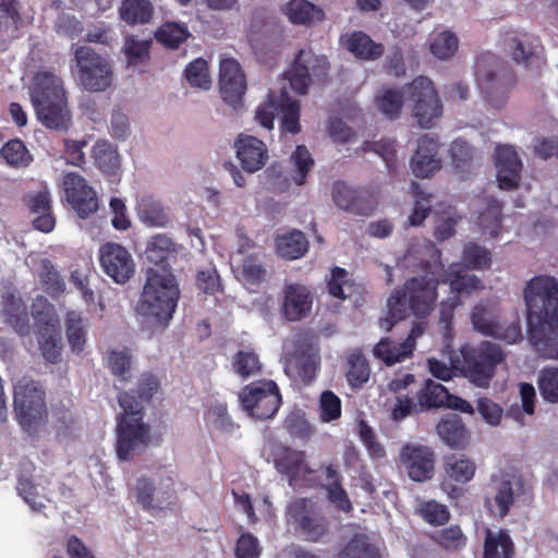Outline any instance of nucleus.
Listing matches in <instances>:
<instances>
[{
    "mask_svg": "<svg viewBox=\"0 0 558 558\" xmlns=\"http://www.w3.org/2000/svg\"><path fill=\"white\" fill-rule=\"evenodd\" d=\"M424 332L421 323L415 324L408 338L402 343H395L390 339H381L374 348V355L387 365L403 362L412 355L416 339Z\"/></svg>",
    "mask_w": 558,
    "mask_h": 558,
    "instance_id": "obj_24",
    "label": "nucleus"
},
{
    "mask_svg": "<svg viewBox=\"0 0 558 558\" xmlns=\"http://www.w3.org/2000/svg\"><path fill=\"white\" fill-rule=\"evenodd\" d=\"M471 319L474 329L485 336H493L499 324L497 322V311L492 303H481L476 305Z\"/></svg>",
    "mask_w": 558,
    "mask_h": 558,
    "instance_id": "obj_44",
    "label": "nucleus"
},
{
    "mask_svg": "<svg viewBox=\"0 0 558 558\" xmlns=\"http://www.w3.org/2000/svg\"><path fill=\"white\" fill-rule=\"evenodd\" d=\"M24 201L32 214L38 215L33 220L36 230L48 233L53 230L56 219L51 211V196L47 186L33 193H28Z\"/></svg>",
    "mask_w": 558,
    "mask_h": 558,
    "instance_id": "obj_26",
    "label": "nucleus"
},
{
    "mask_svg": "<svg viewBox=\"0 0 558 558\" xmlns=\"http://www.w3.org/2000/svg\"><path fill=\"white\" fill-rule=\"evenodd\" d=\"M439 144L436 140L424 136L418 140L417 148L411 159V169L417 178H428L441 168L438 158Z\"/></svg>",
    "mask_w": 558,
    "mask_h": 558,
    "instance_id": "obj_25",
    "label": "nucleus"
},
{
    "mask_svg": "<svg viewBox=\"0 0 558 558\" xmlns=\"http://www.w3.org/2000/svg\"><path fill=\"white\" fill-rule=\"evenodd\" d=\"M155 492V484L149 478L145 476L137 478L135 484L136 501L145 511L151 514L156 512Z\"/></svg>",
    "mask_w": 558,
    "mask_h": 558,
    "instance_id": "obj_58",
    "label": "nucleus"
},
{
    "mask_svg": "<svg viewBox=\"0 0 558 558\" xmlns=\"http://www.w3.org/2000/svg\"><path fill=\"white\" fill-rule=\"evenodd\" d=\"M62 186L66 202L80 218H87L98 209L96 192L86 180L75 172L64 174Z\"/></svg>",
    "mask_w": 558,
    "mask_h": 558,
    "instance_id": "obj_17",
    "label": "nucleus"
},
{
    "mask_svg": "<svg viewBox=\"0 0 558 558\" xmlns=\"http://www.w3.org/2000/svg\"><path fill=\"white\" fill-rule=\"evenodd\" d=\"M119 14L129 25L146 24L154 14V8L148 0H123Z\"/></svg>",
    "mask_w": 558,
    "mask_h": 558,
    "instance_id": "obj_41",
    "label": "nucleus"
},
{
    "mask_svg": "<svg viewBox=\"0 0 558 558\" xmlns=\"http://www.w3.org/2000/svg\"><path fill=\"white\" fill-rule=\"evenodd\" d=\"M412 117L423 129L433 128L442 114V105L433 82L418 76L404 87Z\"/></svg>",
    "mask_w": 558,
    "mask_h": 558,
    "instance_id": "obj_9",
    "label": "nucleus"
},
{
    "mask_svg": "<svg viewBox=\"0 0 558 558\" xmlns=\"http://www.w3.org/2000/svg\"><path fill=\"white\" fill-rule=\"evenodd\" d=\"M149 41H140L133 37H128L124 44V53L129 65L144 63L149 58Z\"/></svg>",
    "mask_w": 558,
    "mask_h": 558,
    "instance_id": "obj_64",
    "label": "nucleus"
},
{
    "mask_svg": "<svg viewBox=\"0 0 558 558\" xmlns=\"http://www.w3.org/2000/svg\"><path fill=\"white\" fill-rule=\"evenodd\" d=\"M328 290L333 298L345 300L353 295L356 287L345 269L335 267L328 280Z\"/></svg>",
    "mask_w": 558,
    "mask_h": 558,
    "instance_id": "obj_49",
    "label": "nucleus"
},
{
    "mask_svg": "<svg viewBox=\"0 0 558 558\" xmlns=\"http://www.w3.org/2000/svg\"><path fill=\"white\" fill-rule=\"evenodd\" d=\"M13 408L22 429L35 433L48 416L43 386L24 376L14 385Z\"/></svg>",
    "mask_w": 558,
    "mask_h": 558,
    "instance_id": "obj_8",
    "label": "nucleus"
},
{
    "mask_svg": "<svg viewBox=\"0 0 558 558\" xmlns=\"http://www.w3.org/2000/svg\"><path fill=\"white\" fill-rule=\"evenodd\" d=\"M331 196L337 207L359 214L361 213L357 192L343 182H336L332 186Z\"/></svg>",
    "mask_w": 558,
    "mask_h": 558,
    "instance_id": "obj_51",
    "label": "nucleus"
},
{
    "mask_svg": "<svg viewBox=\"0 0 558 558\" xmlns=\"http://www.w3.org/2000/svg\"><path fill=\"white\" fill-rule=\"evenodd\" d=\"M512 542L502 530H486L484 558H510Z\"/></svg>",
    "mask_w": 558,
    "mask_h": 558,
    "instance_id": "obj_42",
    "label": "nucleus"
},
{
    "mask_svg": "<svg viewBox=\"0 0 558 558\" xmlns=\"http://www.w3.org/2000/svg\"><path fill=\"white\" fill-rule=\"evenodd\" d=\"M313 295L307 287L287 283L282 290L281 315L288 322H299L310 315Z\"/></svg>",
    "mask_w": 558,
    "mask_h": 558,
    "instance_id": "obj_21",
    "label": "nucleus"
},
{
    "mask_svg": "<svg viewBox=\"0 0 558 558\" xmlns=\"http://www.w3.org/2000/svg\"><path fill=\"white\" fill-rule=\"evenodd\" d=\"M339 558H379V551L365 535H356L343 548Z\"/></svg>",
    "mask_w": 558,
    "mask_h": 558,
    "instance_id": "obj_52",
    "label": "nucleus"
},
{
    "mask_svg": "<svg viewBox=\"0 0 558 558\" xmlns=\"http://www.w3.org/2000/svg\"><path fill=\"white\" fill-rule=\"evenodd\" d=\"M328 69L325 56L316 54L311 49L301 50L291 69L281 78L279 94L272 92L269 100L258 106L255 120L270 130L276 112H280L281 129L292 134L300 132V104L290 97V89L300 95L306 94L310 84L314 80L324 78Z\"/></svg>",
    "mask_w": 558,
    "mask_h": 558,
    "instance_id": "obj_2",
    "label": "nucleus"
},
{
    "mask_svg": "<svg viewBox=\"0 0 558 558\" xmlns=\"http://www.w3.org/2000/svg\"><path fill=\"white\" fill-rule=\"evenodd\" d=\"M157 41L170 49H178L190 36L186 26L175 22L162 24L155 34Z\"/></svg>",
    "mask_w": 558,
    "mask_h": 558,
    "instance_id": "obj_48",
    "label": "nucleus"
},
{
    "mask_svg": "<svg viewBox=\"0 0 558 558\" xmlns=\"http://www.w3.org/2000/svg\"><path fill=\"white\" fill-rule=\"evenodd\" d=\"M277 470L289 477L291 486H302L310 482L307 478L312 471L304 462L303 453L300 451L282 449V452L275 458Z\"/></svg>",
    "mask_w": 558,
    "mask_h": 558,
    "instance_id": "obj_27",
    "label": "nucleus"
},
{
    "mask_svg": "<svg viewBox=\"0 0 558 558\" xmlns=\"http://www.w3.org/2000/svg\"><path fill=\"white\" fill-rule=\"evenodd\" d=\"M282 13L293 25L311 26L325 21L324 10L307 0H289Z\"/></svg>",
    "mask_w": 558,
    "mask_h": 558,
    "instance_id": "obj_29",
    "label": "nucleus"
},
{
    "mask_svg": "<svg viewBox=\"0 0 558 558\" xmlns=\"http://www.w3.org/2000/svg\"><path fill=\"white\" fill-rule=\"evenodd\" d=\"M527 341L541 357L558 360V278L538 275L522 292Z\"/></svg>",
    "mask_w": 558,
    "mask_h": 558,
    "instance_id": "obj_3",
    "label": "nucleus"
},
{
    "mask_svg": "<svg viewBox=\"0 0 558 558\" xmlns=\"http://www.w3.org/2000/svg\"><path fill=\"white\" fill-rule=\"evenodd\" d=\"M99 264L114 282L123 284L135 274L132 254L121 244L106 242L99 247Z\"/></svg>",
    "mask_w": 558,
    "mask_h": 558,
    "instance_id": "obj_15",
    "label": "nucleus"
},
{
    "mask_svg": "<svg viewBox=\"0 0 558 558\" xmlns=\"http://www.w3.org/2000/svg\"><path fill=\"white\" fill-rule=\"evenodd\" d=\"M4 322L19 336L25 337L31 332L27 306L21 298L10 294L3 300Z\"/></svg>",
    "mask_w": 558,
    "mask_h": 558,
    "instance_id": "obj_31",
    "label": "nucleus"
},
{
    "mask_svg": "<svg viewBox=\"0 0 558 558\" xmlns=\"http://www.w3.org/2000/svg\"><path fill=\"white\" fill-rule=\"evenodd\" d=\"M31 100L38 121L47 129L68 131L72 113L63 81L51 72H38L33 77Z\"/></svg>",
    "mask_w": 558,
    "mask_h": 558,
    "instance_id": "obj_7",
    "label": "nucleus"
},
{
    "mask_svg": "<svg viewBox=\"0 0 558 558\" xmlns=\"http://www.w3.org/2000/svg\"><path fill=\"white\" fill-rule=\"evenodd\" d=\"M288 520L299 525L312 541L320 538L327 530L325 520L318 515L313 504L306 499L295 500L289 506Z\"/></svg>",
    "mask_w": 558,
    "mask_h": 558,
    "instance_id": "obj_23",
    "label": "nucleus"
},
{
    "mask_svg": "<svg viewBox=\"0 0 558 558\" xmlns=\"http://www.w3.org/2000/svg\"><path fill=\"white\" fill-rule=\"evenodd\" d=\"M137 312L145 318L167 326L180 299V288L172 268H147Z\"/></svg>",
    "mask_w": 558,
    "mask_h": 558,
    "instance_id": "obj_6",
    "label": "nucleus"
},
{
    "mask_svg": "<svg viewBox=\"0 0 558 558\" xmlns=\"http://www.w3.org/2000/svg\"><path fill=\"white\" fill-rule=\"evenodd\" d=\"M93 158L97 168L107 177L114 178L120 170V155L107 141H97L93 147Z\"/></svg>",
    "mask_w": 558,
    "mask_h": 558,
    "instance_id": "obj_35",
    "label": "nucleus"
},
{
    "mask_svg": "<svg viewBox=\"0 0 558 558\" xmlns=\"http://www.w3.org/2000/svg\"><path fill=\"white\" fill-rule=\"evenodd\" d=\"M501 62L494 54L480 56L475 61V81L485 102L495 110L502 109L508 99V86L501 74Z\"/></svg>",
    "mask_w": 558,
    "mask_h": 558,
    "instance_id": "obj_10",
    "label": "nucleus"
},
{
    "mask_svg": "<svg viewBox=\"0 0 558 558\" xmlns=\"http://www.w3.org/2000/svg\"><path fill=\"white\" fill-rule=\"evenodd\" d=\"M137 215L149 227H166L169 215L160 201L151 195L142 196L136 205Z\"/></svg>",
    "mask_w": 558,
    "mask_h": 558,
    "instance_id": "obj_34",
    "label": "nucleus"
},
{
    "mask_svg": "<svg viewBox=\"0 0 558 558\" xmlns=\"http://www.w3.org/2000/svg\"><path fill=\"white\" fill-rule=\"evenodd\" d=\"M177 252L175 242L163 233L150 236L145 248L146 258L156 266L155 268H171L169 259L175 258Z\"/></svg>",
    "mask_w": 558,
    "mask_h": 558,
    "instance_id": "obj_32",
    "label": "nucleus"
},
{
    "mask_svg": "<svg viewBox=\"0 0 558 558\" xmlns=\"http://www.w3.org/2000/svg\"><path fill=\"white\" fill-rule=\"evenodd\" d=\"M291 162L295 170V174L292 177L293 182L299 186L303 185L314 165L311 153L305 146L299 145L291 155Z\"/></svg>",
    "mask_w": 558,
    "mask_h": 558,
    "instance_id": "obj_53",
    "label": "nucleus"
},
{
    "mask_svg": "<svg viewBox=\"0 0 558 558\" xmlns=\"http://www.w3.org/2000/svg\"><path fill=\"white\" fill-rule=\"evenodd\" d=\"M131 359L128 349L122 351L111 350L108 352L107 357L108 367L114 376L121 380H128L130 378Z\"/></svg>",
    "mask_w": 558,
    "mask_h": 558,
    "instance_id": "obj_59",
    "label": "nucleus"
},
{
    "mask_svg": "<svg viewBox=\"0 0 558 558\" xmlns=\"http://www.w3.org/2000/svg\"><path fill=\"white\" fill-rule=\"evenodd\" d=\"M379 402L387 409L390 418L395 422L403 421L415 408L413 400L408 396H390V401L379 398Z\"/></svg>",
    "mask_w": 558,
    "mask_h": 558,
    "instance_id": "obj_55",
    "label": "nucleus"
},
{
    "mask_svg": "<svg viewBox=\"0 0 558 558\" xmlns=\"http://www.w3.org/2000/svg\"><path fill=\"white\" fill-rule=\"evenodd\" d=\"M276 250L286 259H296L307 252L308 242L301 231L291 230L276 238Z\"/></svg>",
    "mask_w": 558,
    "mask_h": 558,
    "instance_id": "obj_38",
    "label": "nucleus"
},
{
    "mask_svg": "<svg viewBox=\"0 0 558 558\" xmlns=\"http://www.w3.org/2000/svg\"><path fill=\"white\" fill-rule=\"evenodd\" d=\"M37 277L43 291L51 298L57 299L65 291V281L50 259L39 262Z\"/></svg>",
    "mask_w": 558,
    "mask_h": 558,
    "instance_id": "obj_39",
    "label": "nucleus"
},
{
    "mask_svg": "<svg viewBox=\"0 0 558 558\" xmlns=\"http://www.w3.org/2000/svg\"><path fill=\"white\" fill-rule=\"evenodd\" d=\"M537 388L544 401L558 404V366L550 365L537 374Z\"/></svg>",
    "mask_w": 558,
    "mask_h": 558,
    "instance_id": "obj_45",
    "label": "nucleus"
},
{
    "mask_svg": "<svg viewBox=\"0 0 558 558\" xmlns=\"http://www.w3.org/2000/svg\"><path fill=\"white\" fill-rule=\"evenodd\" d=\"M65 335L72 352H83L86 343V330L83 318L78 313H68L65 319Z\"/></svg>",
    "mask_w": 558,
    "mask_h": 558,
    "instance_id": "obj_46",
    "label": "nucleus"
},
{
    "mask_svg": "<svg viewBox=\"0 0 558 558\" xmlns=\"http://www.w3.org/2000/svg\"><path fill=\"white\" fill-rule=\"evenodd\" d=\"M32 316L35 319L39 349L44 359L52 364L58 363L62 347L52 305L44 296H38L32 305Z\"/></svg>",
    "mask_w": 558,
    "mask_h": 558,
    "instance_id": "obj_12",
    "label": "nucleus"
},
{
    "mask_svg": "<svg viewBox=\"0 0 558 558\" xmlns=\"http://www.w3.org/2000/svg\"><path fill=\"white\" fill-rule=\"evenodd\" d=\"M437 434L449 447L456 449L465 448L471 438V433L457 414L444 416L437 424Z\"/></svg>",
    "mask_w": 558,
    "mask_h": 558,
    "instance_id": "obj_30",
    "label": "nucleus"
},
{
    "mask_svg": "<svg viewBox=\"0 0 558 558\" xmlns=\"http://www.w3.org/2000/svg\"><path fill=\"white\" fill-rule=\"evenodd\" d=\"M349 372L347 378L352 387H361L369 379V366L366 359L359 352L349 356Z\"/></svg>",
    "mask_w": 558,
    "mask_h": 558,
    "instance_id": "obj_56",
    "label": "nucleus"
},
{
    "mask_svg": "<svg viewBox=\"0 0 558 558\" xmlns=\"http://www.w3.org/2000/svg\"><path fill=\"white\" fill-rule=\"evenodd\" d=\"M339 44L354 57L363 60H375L384 52L381 44L375 43L363 32L342 34L339 38Z\"/></svg>",
    "mask_w": 558,
    "mask_h": 558,
    "instance_id": "obj_28",
    "label": "nucleus"
},
{
    "mask_svg": "<svg viewBox=\"0 0 558 558\" xmlns=\"http://www.w3.org/2000/svg\"><path fill=\"white\" fill-rule=\"evenodd\" d=\"M486 205L485 210L480 213L478 223L492 238H496L501 208L496 199L487 201Z\"/></svg>",
    "mask_w": 558,
    "mask_h": 558,
    "instance_id": "obj_61",
    "label": "nucleus"
},
{
    "mask_svg": "<svg viewBox=\"0 0 558 558\" xmlns=\"http://www.w3.org/2000/svg\"><path fill=\"white\" fill-rule=\"evenodd\" d=\"M461 260L466 269L486 270L492 266V253L484 246L468 243L463 247Z\"/></svg>",
    "mask_w": 558,
    "mask_h": 558,
    "instance_id": "obj_47",
    "label": "nucleus"
},
{
    "mask_svg": "<svg viewBox=\"0 0 558 558\" xmlns=\"http://www.w3.org/2000/svg\"><path fill=\"white\" fill-rule=\"evenodd\" d=\"M159 388V380L153 374H143L134 391L119 395L122 413L117 417L116 452L120 460L128 461L149 444V427L143 422L144 403L150 401Z\"/></svg>",
    "mask_w": 558,
    "mask_h": 558,
    "instance_id": "obj_5",
    "label": "nucleus"
},
{
    "mask_svg": "<svg viewBox=\"0 0 558 558\" xmlns=\"http://www.w3.org/2000/svg\"><path fill=\"white\" fill-rule=\"evenodd\" d=\"M400 462L411 480L423 482L434 474L435 456L430 448L418 444H408L400 452Z\"/></svg>",
    "mask_w": 558,
    "mask_h": 558,
    "instance_id": "obj_18",
    "label": "nucleus"
},
{
    "mask_svg": "<svg viewBox=\"0 0 558 558\" xmlns=\"http://www.w3.org/2000/svg\"><path fill=\"white\" fill-rule=\"evenodd\" d=\"M496 180L499 189L510 191L519 185L522 161L511 145H498L494 155Z\"/></svg>",
    "mask_w": 558,
    "mask_h": 558,
    "instance_id": "obj_19",
    "label": "nucleus"
},
{
    "mask_svg": "<svg viewBox=\"0 0 558 558\" xmlns=\"http://www.w3.org/2000/svg\"><path fill=\"white\" fill-rule=\"evenodd\" d=\"M268 153L266 145L253 136H246V172L259 170L266 162Z\"/></svg>",
    "mask_w": 558,
    "mask_h": 558,
    "instance_id": "obj_54",
    "label": "nucleus"
},
{
    "mask_svg": "<svg viewBox=\"0 0 558 558\" xmlns=\"http://www.w3.org/2000/svg\"><path fill=\"white\" fill-rule=\"evenodd\" d=\"M418 512L426 522L433 525H442L450 518L448 508L434 500L421 502Z\"/></svg>",
    "mask_w": 558,
    "mask_h": 558,
    "instance_id": "obj_60",
    "label": "nucleus"
},
{
    "mask_svg": "<svg viewBox=\"0 0 558 558\" xmlns=\"http://www.w3.org/2000/svg\"><path fill=\"white\" fill-rule=\"evenodd\" d=\"M404 90L392 87L379 88L374 98L375 107L389 119H397L404 104Z\"/></svg>",
    "mask_w": 558,
    "mask_h": 558,
    "instance_id": "obj_40",
    "label": "nucleus"
},
{
    "mask_svg": "<svg viewBox=\"0 0 558 558\" xmlns=\"http://www.w3.org/2000/svg\"><path fill=\"white\" fill-rule=\"evenodd\" d=\"M319 366L318 348L314 344H299L295 354L287 359L284 371L288 376L310 384Z\"/></svg>",
    "mask_w": 558,
    "mask_h": 558,
    "instance_id": "obj_22",
    "label": "nucleus"
},
{
    "mask_svg": "<svg viewBox=\"0 0 558 558\" xmlns=\"http://www.w3.org/2000/svg\"><path fill=\"white\" fill-rule=\"evenodd\" d=\"M542 47L538 38L531 35H520L511 40L512 59L524 65L533 64L541 58Z\"/></svg>",
    "mask_w": 558,
    "mask_h": 558,
    "instance_id": "obj_36",
    "label": "nucleus"
},
{
    "mask_svg": "<svg viewBox=\"0 0 558 558\" xmlns=\"http://www.w3.org/2000/svg\"><path fill=\"white\" fill-rule=\"evenodd\" d=\"M476 410L487 425L497 427L501 424L504 409L492 399L480 398L476 403Z\"/></svg>",
    "mask_w": 558,
    "mask_h": 558,
    "instance_id": "obj_63",
    "label": "nucleus"
},
{
    "mask_svg": "<svg viewBox=\"0 0 558 558\" xmlns=\"http://www.w3.org/2000/svg\"><path fill=\"white\" fill-rule=\"evenodd\" d=\"M426 45L435 59L447 61L458 51L459 38L451 29L437 27L429 34Z\"/></svg>",
    "mask_w": 558,
    "mask_h": 558,
    "instance_id": "obj_33",
    "label": "nucleus"
},
{
    "mask_svg": "<svg viewBox=\"0 0 558 558\" xmlns=\"http://www.w3.org/2000/svg\"><path fill=\"white\" fill-rule=\"evenodd\" d=\"M523 494L524 486L518 472L513 468L501 470L492 476L486 507L493 515L502 518Z\"/></svg>",
    "mask_w": 558,
    "mask_h": 558,
    "instance_id": "obj_11",
    "label": "nucleus"
},
{
    "mask_svg": "<svg viewBox=\"0 0 558 558\" xmlns=\"http://www.w3.org/2000/svg\"><path fill=\"white\" fill-rule=\"evenodd\" d=\"M184 75L192 87L207 90L211 86L208 63L202 58L190 62L184 70Z\"/></svg>",
    "mask_w": 558,
    "mask_h": 558,
    "instance_id": "obj_50",
    "label": "nucleus"
},
{
    "mask_svg": "<svg viewBox=\"0 0 558 558\" xmlns=\"http://www.w3.org/2000/svg\"><path fill=\"white\" fill-rule=\"evenodd\" d=\"M451 335L446 325L445 348L441 352L444 360L430 357L427 361L430 374L440 379L449 380L453 369L460 371L464 377L480 388H486L495 375V368L505 360L501 348L489 341H482L480 344L463 345L459 355H454L449 341Z\"/></svg>",
    "mask_w": 558,
    "mask_h": 558,
    "instance_id": "obj_4",
    "label": "nucleus"
},
{
    "mask_svg": "<svg viewBox=\"0 0 558 558\" xmlns=\"http://www.w3.org/2000/svg\"><path fill=\"white\" fill-rule=\"evenodd\" d=\"M444 468L447 477L459 484L471 482L476 472L475 461L461 453L449 456L445 460Z\"/></svg>",
    "mask_w": 558,
    "mask_h": 558,
    "instance_id": "obj_37",
    "label": "nucleus"
},
{
    "mask_svg": "<svg viewBox=\"0 0 558 558\" xmlns=\"http://www.w3.org/2000/svg\"><path fill=\"white\" fill-rule=\"evenodd\" d=\"M75 59L80 69V83L90 93H99L110 87L113 73L109 62L88 47H78Z\"/></svg>",
    "mask_w": 558,
    "mask_h": 558,
    "instance_id": "obj_13",
    "label": "nucleus"
},
{
    "mask_svg": "<svg viewBox=\"0 0 558 558\" xmlns=\"http://www.w3.org/2000/svg\"><path fill=\"white\" fill-rule=\"evenodd\" d=\"M412 193L415 196V204L409 217L410 226L422 225L430 210V195L424 192L417 183H412Z\"/></svg>",
    "mask_w": 558,
    "mask_h": 558,
    "instance_id": "obj_57",
    "label": "nucleus"
},
{
    "mask_svg": "<svg viewBox=\"0 0 558 558\" xmlns=\"http://www.w3.org/2000/svg\"><path fill=\"white\" fill-rule=\"evenodd\" d=\"M417 403L423 409L447 407L463 413L473 414L474 408L468 401L450 395L440 384L427 379L418 391Z\"/></svg>",
    "mask_w": 558,
    "mask_h": 558,
    "instance_id": "obj_20",
    "label": "nucleus"
},
{
    "mask_svg": "<svg viewBox=\"0 0 558 558\" xmlns=\"http://www.w3.org/2000/svg\"><path fill=\"white\" fill-rule=\"evenodd\" d=\"M425 276L415 277L407 281L403 290H396L387 300L388 316L380 320V327L389 331L393 324L404 319L410 313L415 316H427L434 308L437 293L438 277L444 272V280L450 287L453 296L440 303V319L448 326L451 312L461 301L460 296L469 295L482 289L481 279L461 269L460 265L452 264L448 270L435 262L425 266Z\"/></svg>",
    "mask_w": 558,
    "mask_h": 558,
    "instance_id": "obj_1",
    "label": "nucleus"
},
{
    "mask_svg": "<svg viewBox=\"0 0 558 558\" xmlns=\"http://www.w3.org/2000/svg\"><path fill=\"white\" fill-rule=\"evenodd\" d=\"M341 416V401L332 391L326 390L319 398V417L324 423L332 422Z\"/></svg>",
    "mask_w": 558,
    "mask_h": 558,
    "instance_id": "obj_62",
    "label": "nucleus"
},
{
    "mask_svg": "<svg viewBox=\"0 0 558 558\" xmlns=\"http://www.w3.org/2000/svg\"><path fill=\"white\" fill-rule=\"evenodd\" d=\"M0 155L8 166L16 169L26 168L34 160L33 155L20 138L8 141L2 146Z\"/></svg>",
    "mask_w": 558,
    "mask_h": 558,
    "instance_id": "obj_43",
    "label": "nucleus"
},
{
    "mask_svg": "<svg viewBox=\"0 0 558 558\" xmlns=\"http://www.w3.org/2000/svg\"><path fill=\"white\" fill-rule=\"evenodd\" d=\"M219 93L222 100L238 110L244 96V72L239 61L232 57H221L218 75Z\"/></svg>",
    "mask_w": 558,
    "mask_h": 558,
    "instance_id": "obj_16",
    "label": "nucleus"
},
{
    "mask_svg": "<svg viewBox=\"0 0 558 558\" xmlns=\"http://www.w3.org/2000/svg\"><path fill=\"white\" fill-rule=\"evenodd\" d=\"M281 404L278 386L272 380L246 385V414L255 420L271 418Z\"/></svg>",
    "mask_w": 558,
    "mask_h": 558,
    "instance_id": "obj_14",
    "label": "nucleus"
}]
</instances>
